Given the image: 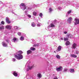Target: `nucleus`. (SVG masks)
Wrapping results in <instances>:
<instances>
[{
	"label": "nucleus",
	"mask_w": 79,
	"mask_h": 79,
	"mask_svg": "<svg viewBox=\"0 0 79 79\" xmlns=\"http://www.w3.org/2000/svg\"><path fill=\"white\" fill-rule=\"evenodd\" d=\"M71 57H73V58H77V56L76 55L74 54H71L70 55Z\"/></svg>",
	"instance_id": "obj_11"
},
{
	"label": "nucleus",
	"mask_w": 79,
	"mask_h": 79,
	"mask_svg": "<svg viewBox=\"0 0 79 79\" xmlns=\"http://www.w3.org/2000/svg\"><path fill=\"white\" fill-rule=\"evenodd\" d=\"M71 11H72L71 10H69V11L68 12V13L66 14L67 16H68V15H69V14H70V13H71Z\"/></svg>",
	"instance_id": "obj_18"
},
{
	"label": "nucleus",
	"mask_w": 79,
	"mask_h": 79,
	"mask_svg": "<svg viewBox=\"0 0 79 79\" xmlns=\"http://www.w3.org/2000/svg\"><path fill=\"white\" fill-rule=\"evenodd\" d=\"M18 53L19 54H20L21 55V54H22V53H23V52L21 51H19L18 52Z\"/></svg>",
	"instance_id": "obj_22"
},
{
	"label": "nucleus",
	"mask_w": 79,
	"mask_h": 79,
	"mask_svg": "<svg viewBox=\"0 0 79 79\" xmlns=\"http://www.w3.org/2000/svg\"><path fill=\"white\" fill-rule=\"evenodd\" d=\"M50 29H51V27H49V28H48V29H49V31H50Z\"/></svg>",
	"instance_id": "obj_43"
},
{
	"label": "nucleus",
	"mask_w": 79,
	"mask_h": 79,
	"mask_svg": "<svg viewBox=\"0 0 79 79\" xmlns=\"http://www.w3.org/2000/svg\"><path fill=\"white\" fill-rule=\"evenodd\" d=\"M64 34H67V31H64Z\"/></svg>",
	"instance_id": "obj_44"
},
{
	"label": "nucleus",
	"mask_w": 79,
	"mask_h": 79,
	"mask_svg": "<svg viewBox=\"0 0 79 79\" xmlns=\"http://www.w3.org/2000/svg\"><path fill=\"white\" fill-rule=\"evenodd\" d=\"M18 35H21V33L19 32L18 33Z\"/></svg>",
	"instance_id": "obj_35"
},
{
	"label": "nucleus",
	"mask_w": 79,
	"mask_h": 79,
	"mask_svg": "<svg viewBox=\"0 0 79 79\" xmlns=\"http://www.w3.org/2000/svg\"><path fill=\"white\" fill-rule=\"evenodd\" d=\"M4 28L5 27H4L3 26H2V27H0V29H4Z\"/></svg>",
	"instance_id": "obj_27"
},
{
	"label": "nucleus",
	"mask_w": 79,
	"mask_h": 79,
	"mask_svg": "<svg viewBox=\"0 0 79 79\" xmlns=\"http://www.w3.org/2000/svg\"><path fill=\"white\" fill-rule=\"evenodd\" d=\"M2 46H3V47H7V44H6V43L4 42H3L2 43Z\"/></svg>",
	"instance_id": "obj_10"
},
{
	"label": "nucleus",
	"mask_w": 79,
	"mask_h": 79,
	"mask_svg": "<svg viewBox=\"0 0 79 79\" xmlns=\"http://www.w3.org/2000/svg\"><path fill=\"white\" fill-rule=\"evenodd\" d=\"M67 36L68 37H69V36H70V38H72V37H73V35H71V34H69Z\"/></svg>",
	"instance_id": "obj_19"
},
{
	"label": "nucleus",
	"mask_w": 79,
	"mask_h": 79,
	"mask_svg": "<svg viewBox=\"0 0 79 79\" xmlns=\"http://www.w3.org/2000/svg\"><path fill=\"white\" fill-rule=\"evenodd\" d=\"M32 53V51L31 50H29L27 51V55H29V54H30V53Z\"/></svg>",
	"instance_id": "obj_14"
},
{
	"label": "nucleus",
	"mask_w": 79,
	"mask_h": 79,
	"mask_svg": "<svg viewBox=\"0 0 79 79\" xmlns=\"http://www.w3.org/2000/svg\"><path fill=\"white\" fill-rule=\"evenodd\" d=\"M13 40L14 42H15L16 41H18V39L16 38H14Z\"/></svg>",
	"instance_id": "obj_15"
},
{
	"label": "nucleus",
	"mask_w": 79,
	"mask_h": 79,
	"mask_svg": "<svg viewBox=\"0 0 79 79\" xmlns=\"http://www.w3.org/2000/svg\"><path fill=\"white\" fill-rule=\"evenodd\" d=\"M64 41H67V40H68V38H64Z\"/></svg>",
	"instance_id": "obj_28"
},
{
	"label": "nucleus",
	"mask_w": 79,
	"mask_h": 79,
	"mask_svg": "<svg viewBox=\"0 0 79 79\" xmlns=\"http://www.w3.org/2000/svg\"><path fill=\"white\" fill-rule=\"evenodd\" d=\"M65 44L66 45H69L70 44V43L69 42V41H67L66 43H65Z\"/></svg>",
	"instance_id": "obj_21"
},
{
	"label": "nucleus",
	"mask_w": 79,
	"mask_h": 79,
	"mask_svg": "<svg viewBox=\"0 0 79 79\" xmlns=\"http://www.w3.org/2000/svg\"><path fill=\"white\" fill-rule=\"evenodd\" d=\"M37 77H39V78H41L42 77V75L41 74L39 73L37 74Z\"/></svg>",
	"instance_id": "obj_17"
},
{
	"label": "nucleus",
	"mask_w": 79,
	"mask_h": 79,
	"mask_svg": "<svg viewBox=\"0 0 79 79\" xmlns=\"http://www.w3.org/2000/svg\"><path fill=\"white\" fill-rule=\"evenodd\" d=\"M73 19L71 17L69 18L67 21L68 23H71V21H72V20Z\"/></svg>",
	"instance_id": "obj_6"
},
{
	"label": "nucleus",
	"mask_w": 79,
	"mask_h": 79,
	"mask_svg": "<svg viewBox=\"0 0 79 79\" xmlns=\"http://www.w3.org/2000/svg\"><path fill=\"white\" fill-rule=\"evenodd\" d=\"M70 73H73V72H74V70L73 69H70Z\"/></svg>",
	"instance_id": "obj_25"
},
{
	"label": "nucleus",
	"mask_w": 79,
	"mask_h": 79,
	"mask_svg": "<svg viewBox=\"0 0 79 79\" xmlns=\"http://www.w3.org/2000/svg\"><path fill=\"white\" fill-rule=\"evenodd\" d=\"M6 22L7 24L11 23V21H10V19L8 17H6Z\"/></svg>",
	"instance_id": "obj_5"
},
{
	"label": "nucleus",
	"mask_w": 79,
	"mask_h": 79,
	"mask_svg": "<svg viewBox=\"0 0 79 79\" xmlns=\"http://www.w3.org/2000/svg\"><path fill=\"white\" fill-rule=\"evenodd\" d=\"M51 27H55V25H54V24H53L52 23H51Z\"/></svg>",
	"instance_id": "obj_30"
},
{
	"label": "nucleus",
	"mask_w": 79,
	"mask_h": 79,
	"mask_svg": "<svg viewBox=\"0 0 79 79\" xmlns=\"http://www.w3.org/2000/svg\"><path fill=\"white\" fill-rule=\"evenodd\" d=\"M64 71L65 72L66 71H68V69H64Z\"/></svg>",
	"instance_id": "obj_38"
},
{
	"label": "nucleus",
	"mask_w": 79,
	"mask_h": 79,
	"mask_svg": "<svg viewBox=\"0 0 79 79\" xmlns=\"http://www.w3.org/2000/svg\"><path fill=\"white\" fill-rule=\"evenodd\" d=\"M19 17H20L19 16V17L18 19H20L19 18Z\"/></svg>",
	"instance_id": "obj_47"
},
{
	"label": "nucleus",
	"mask_w": 79,
	"mask_h": 79,
	"mask_svg": "<svg viewBox=\"0 0 79 79\" xmlns=\"http://www.w3.org/2000/svg\"><path fill=\"white\" fill-rule=\"evenodd\" d=\"M74 21L75 23H74L75 25H77V24H79V19L77 18H76L75 19Z\"/></svg>",
	"instance_id": "obj_4"
},
{
	"label": "nucleus",
	"mask_w": 79,
	"mask_h": 79,
	"mask_svg": "<svg viewBox=\"0 0 79 79\" xmlns=\"http://www.w3.org/2000/svg\"><path fill=\"white\" fill-rule=\"evenodd\" d=\"M61 50V47L60 46H59L58 47V49L57 50H56V52H59V51H60Z\"/></svg>",
	"instance_id": "obj_9"
},
{
	"label": "nucleus",
	"mask_w": 79,
	"mask_h": 79,
	"mask_svg": "<svg viewBox=\"0 0 79 79\" xmlns=\"http://www.w3.org/2000/svg\"><path fill=\"white\" fill-rule=\"evenodd\" d=\"M54 79H58V78L56 77H55L54 78Z\"/></svg>",
	"instance_id": "obj_42"
},
{
	"label": "nucleus",
	"mask_w": 79,
	"mask_h": 79,
	"mask_svg": "<svg viewBox=\"0 0 79 79\" xmlns=\"http://www.w3.org/2000/svg\"><path fill=\"white\" fill-rule=\"evenodd\" d=\"M34 67V66L32 65V66L30 67L29 66H28V68L27 69V71H29V69H32V68H33Z\"/></svg>",
	"instance_id": "obj_8"
},
{
	"label": "nucleus",
	"mask_w": 79,
	"mask_h": 79,
	"mask_svg": "<svg viewBox=\"0 0 79 79\" xmlns=\"http://www.w3.org/2000/svg\"><path fill=\"white\" fill-rule=\"evenodd\" d=\"M20 8L23 10H24L26 9V6L25 5V4L22 3L21 4V6H20Z\"/></svg>",
	"instance_id": "obj_2"
},
{
	"label": "nucleus",
	"mask_w": 79,
	"mask_h": 79,
	"mask_svg": "<svg viewBox=\"0 0 79 79\" xmlns=\"http://www.w3.org/2000/svg\"><path fill=\"white\" fill-rule=\"evenodd\" d=\"M1 56V55H0V57Z\"/></svg>",
	"instance_id": "obj_50"
},
{
	"label": "nucleus",
	"mask_w": 79,
	"mask_h": 79,
	"mask_svg": "<svg viewBox=\"0 0 79 79\" xmlns=\"http://www.w3.org/2000/svg\"><path fill=\"white\" fill-rule=\"evenodd\" d=\"M13 74L15 76V77H17V76H18V73H16V71L14 72L13 73Z\"/></svg>",
	"instance_id": "obj_13"
},
{
	"label": "nucleus",
	"mask_w": 79,
	"mask_h": 79,
	"mask_svg": "<svg viewBox=\"0 0 79 79\" xmlns=\"http://www.w3.org/2000/svg\"><path fill=\"white\" fill-rule=\"evenodd\" d=\"M60 39L61 40H63V39L62 38H61Z\"/></svg>",
	"instance_id": "obj_46"
},
{
	"label": "nucleus",
	"mask_w": 79,
	"mask_h": 79,
	"mask_svg": "<svg viewBox=\"0 0 79 79\" xmlns=\"http://www.w3.org/2000/svg\"><path fill=\"white\" fill-rule=\"evenodd\" d=\"M58 9L59 10H61V7H58Z\"/></svg>",
	"instance_id": "obj_40"
},
{
	"label": "nucleus",
	"mask_w": 79,
	"mask_h": 79,
	"mask_svg": "<svg viewBox=\"0 0 79 79\" xmlns=\"http://www.w3.org/2000/svg\"><path fill=\"white\" fill-rule=\"evenodd\" d=\"M30 49L31 50H35V48H33V47H31V48Z\"/></svg>",
	"instance_id": "obj_26"
},
{
	"label": "nucleus",
	"mask_w": 79,
	"mask_h": 79,
	"mask_svg": "<svg viewBox=\"0 0 79 79\" xmlns=\"http://www.w3.org/2000/svg\"><path fill=\"white\" fill-rule=\"evenodd\" d=\"M11 27L10 25H7L6 26V29H11Z\"/></svg>",
	"instance_id": "obj_12"
},
{
	"label": "nucleus",
	"mask_w": 79,
	"mask_h": 79,
	"mask_svg": "<svg viewBox=\"0 0 79 79\" xmlns=\"http://www.w3.org/2000/svg\"><path fill=\"white\" fill-rule=\"evenodd\" d=\"M34 6H35V5H34Z\"/></svg>",
	"instance_id": "obj_49"
},
{
	"label": "nucleus",
	"mask_w": 79,
	"mask_h": 79,
	"mask_svg": "<svg viewBox=\"0 0 79 79\" xmlns=\"http://www.w3.org/2000/svg\"><path fill=\"white\" fill-rule=\"evenodd\" d=\"M49 10L50 13H51L52 12V9L51 8H50L49 9Z\"/></svg>",
	"instance_id": "obj_32"
},
{
	"label": "nucleus",
	"mask_w": 79,
	"mask_h": 79,
	"mask_svg": "<svg viewBox=\"0 0 79 79\" xmlns=\"http://www.w3.org/2000/svg\"><path fill=\"white\" fill-rule=\"evenodd\" d=\"M56 71H61L63 70V67L60 66L59 67L56 68Z\"/></svg>",
	"instance_id": "obj_3"
},
{
	"label": "nucleus",
	"mask_w": 79,
	"mask_h": 79,
	"mask_svg": "<svg viewBox=\"0 0 79 79\" xmlns=\"http://www.w3.org/2000/svg\"><path fill=\"white\" fill-rule=\"evenodd\" d=\"M31 26H32V27H35V24L34 23L32 22L31 23Z\"/></svg>",
	"instance_id": "obj_16"
},
{
	"label": "nucleus",
	"mask_w": 79,
	"mask_h": 79,
	"mask_svg": "<svg viewBox=\"0 0 79 79\" xmlns=\"http://www.w3.org/2000/svg\"><path fill=\"white\" fill-rule=\"evenodd\" d=\"M25 15H27V11L25 12Z\"/></svg>",
	"instance_id": "obj_45"
},
{
	"label": "nucleus",
	"mask_w": 79,
	"mask_h": 79,
	"mask_svg": "<svg viewBox=\"0 0 79 79\" xmlns=\"http://www.w3.org/2000/svg\"><path fill=\"white\" fill-rule=\"evenodd\" d=\"M27 16L28 17V18H31V15H28Z\"/></svg>",
	"instance_id": "obj_37"
},
{
	"label": "nucleus",
	"mask_w": 79,
	"mask_h": 79,
	"mask_svg": "<svg viewBox=\"0 0 79 79\" xmlns=\"http://www.w3.org/2000/svg\"><path fill=\"white\" fill-rule=\"evenodd\" d=\"M41 25V24L40 23H38L37 24V26H38V27H40Z\"/></svg>",
	"instance_id": "obj_31"
},
{
	"label": "nucleus",
	"mask_w": 79,
	"mask_h": 79,
	"mask_svg": "<svg viewBox=\"0 0 79 79\" xmlns=\"http://www.w3.org/2000/svg\"><path fill=\"white\" fill-rule=\"evenodd\" d=\"M75 54H78L79 53V51H76L75 52H74Z\"/></svg>",
	"instance_id": "obj_29"
},
{
	"label": "nucleus",
	"mask_w": 79,
	"mask_h": 79,
	"mask_svg": "<svg viewBox=\"0 0 79 79\" xmlns=\"http://www.w3.org/2000/svg\"><path fill=\"white\" fill-rule=\"evenodd\" d=\"M33 15L34 16H36V15H37V12H33Z\"/></svg>",
	"instance_id": "obj_23"
},
{
	"label": "nucleus",
	"mask_w": 79,
	"mask_h": 79,
	"mask_svg": "<svg viewBox=\"0 0 79 79\" xmlns=\"http://www.w3.org/2000/svg\"><path fill=\"white\" fill-rule=\"evenodd\" d=\"M42 13H40V17H42Z\"/></svg>",
	"instance_id": "obj_36"
},
{
	"label": "nucleus",
	"mask_w": 79,
	"mask_h": 79,
	"mask_svg": "<svg viewBox=\"0 0 79 79\" xmlns=\"http://www.w3.org/2000/svg\"><path fill=\"white\" fill-rule=\"evenodd\" d=\"M15 58H16L17 60H21L23 58V56L21 54H18L17 55H15Z\"/></svg>",
	"instance_id": "obj_1"
},
{
	"label": "nucleus",
	"mask_w": 79,
	"mask_h": 79,
	"mask_svg": "<svg viewBox=\"0 0 79 79\" xmlns=\"http://www.w3.org/2000/svg\"><path fill=\"white\" fill-rule=\"evenodd\" d=\"M14 29H18V27H17V26H15L14 27Z\"/></svg>",
	"instance_id": "obj_39"
},
{
	"label": "nucleus",
	"mask_w": 79,
	"mask_h": 79,
	"mask_svg": "<svg viewBox=\"0 0 79 79\" xmlns=\"http://www.w3.org/2000/svg\"><path fill=\"white\" fill-rule=\"evenodd\" d=\"M56 57L58 59H60V56H59V55H57L56 56Z\"/></svg>",
	"instance_id": "obj_24"
},
{
	"label": "nucleus",
	"mask_w": 79,
	"mask_h": 79,
	"mask_svg": "<svg viewBox=\"0 0 79 79\" xmlns=\"http://www.w3.org/2000/svg\"><path fill=\"white\" fill-rule=\"evenodd\" d=\"M29 63H30V61H28V62L26 64V66H27V65Z\"/></svg>",
	"instance_id": "obj_41"
},
{
	"label": "nucleus",
	"mask_w": 79,
	"mask_h": 79,
	"mask_svg": "<svg viewBox=\"0 0 79 79\" xmlns=\"http://www.w3.org/2000/svg\"><path fill=\"white\" fill-rule=\"evenodd\" d=\"M76 47H77V44H76V43H73L72 45L73 48H76Z\"/></svg>",
	"instance_id": "obj_7"
},
{
	"label": "nucleus",
	"mask_w": 79,
	"mask_h": 79,
	"mask_svg": "<svg viewBox=\"0 0 79 79\" xmlns=\"http://www.w3.org/2000/svg\"><path fill=\"white\" fill-rule=\"evenodd\" d=\"M12 61H16V59L15 58H13L12 59Z\"/></svg>",
	"instance_id": "obj_34"
},
{
	"label": "nucleus",
	"mask_w": 79,
	"mask_h": 79,
	"mask_svg": "<svg viewBox=\"0 0 79 79\" xmlns=\"http://www.w3.org/2000/svg\"><path fill=\"white\" fill-rule=\"evenodd\" d=\"M54 53H55L56 52L55 51H54Z\"/></svg>",
	"instance_id": "obj_48"
},
{
	"label": "nucleus",
	"mask_w": 79,
	"mask_h": 79,
	"mask_svg": "<svg viewBox=\"0 0 79 79\" xmlns=\"http://www.w3.org/2000/svg\"><path fill=\"white\" fill-rule=\"evenodd\" d=\"M1 23L2 24H5V22L3 21H2L1 22Z\"/></svg>",
	"instance_id": "obj_33"
},
{
	"label": "nucleus",
	"mask_w": 79,
	"mask_h": 79,
	"mask_svg": "<svg viewBox=\"0 0 79 79\" xmlns=\"http://www.w3.org/2000/svg\"><path fill=\"white\" fill-rule=\"evenodd\" d=\"M24 38L23 36H21L20 38V40H21V41H23L24 40Z\"/></svg>",
	"instance_id": "obj_20"
}]
</instances>
